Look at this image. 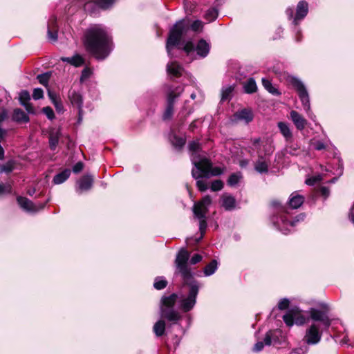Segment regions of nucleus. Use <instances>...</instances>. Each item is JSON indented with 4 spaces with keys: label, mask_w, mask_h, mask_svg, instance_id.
Listing matches in <instances>:
<instances>
[{
    "label": "nucleus",
    "mask_w": 354,
    "mask_h": 354,
    "mask_svg": "<svg viewBox=\"0 0 354 354\" xmlns=\"http://www.w3.org/2000/svg\"><path fill=\"white\" fill-rule=\"evenodd\" d=\"M189 252L185 248H181L176 257L175 266L177 272L180 274L184 287L187 286V295H180L178 300L179 308L185 313L192 310L196 305L199 291V284L194 279L193 274L188 266Z\"/></svg>",
    "instance_id": "1"
},
{
    "label": "nucleus",
    "mask_w": 354,
    "mask_h": 354,
    "mask_svg": "<svg viewBox=\"0 0 354 354\" xmlns=\"http://www.w3.org/2000/svg\"><path fill=\"white\" fill-rule=\"evenodd\" d=\"M190 158L194 168L192 176L196 180V186L201 192L208 189V185L203 178L221 175L223 170L219 167H212V162L201 151V145L198 141H192L188 145Z\"/></svg>",
    "instance_id": "2"
},
{
    "label": "nucleus",
    "mask_w": 354,
    "mask_h": 354,
    "mask_svg": "<svg viewBox=\"0 0 354 354\" xmlns=\"http://www.w3.org/2000/svg\"><path fill=\"white\" fill-rule=\"evenodd\" d=\"M84 45L86 50L97 59H104L113 49L112 37L104 26L95 24L86 30Z\"/></svg>",
    "instance_id": "3"
},
{
    "label": "nucleus",
    "mask_w": 354,
    "mask_h": 354,
    "mask_svg": "<svg viewBox=\"0 0 354 354\" xmlns=\"http://www.w3.org/2000/svg\"><path fill=\"white\" fill-rule=\"evenodd\" d=\"M189 26L194 31L196 32L202 30L203 24L200 20H196L190 25L189 20L184 19L177 21L170 29L166 44L169 56H171L172 48L179 44L183 35L187 31Z\"/></svg>",
    "instance_id": "4"
},
{
    "label": "nucleus",
    "mask_w": 354,
    "mask_h": 354,
    "mask_svg": "<svg viewBox=\"0 0 354 354\" xmlns=\"http://www.w3.org/2000/svg\"><path fill=\"white\" fill-rule=\"evenodd\" d=\"M252 149L257 151L258 159L254 162V169L259 174L268 172L270 166V156L274 151L272 142L266 140L261 141L260 138L252 140Z\"/></svg>",
    "instance_id": "5"
},
{
    "label": "nucleus",
    "mask_w": 354,
    "mask_h": 354,
    "mask_svg": "<svg viewBox=\"0 0 354 354\" xmlns=\"http://www.w3.org/2000/svg\"><path fill=\"white\" fill-rule=\"evenodd\" d=\"M272 206L277 209V212L271 217V222L279 231L284 234L291 232L297 223L304 220L305 214H300L295 216L293 220L288 221L284 207L275 201L272 202Z\"/></svg>",
    "instance_id": "6"
},
{
    "label": "nucleus",
    "mask_w": 354,
    "mask_h": 354,
    "mask_svg": "<svg viewBox=\"0 0 354 354\" xmlns=\"http://www.w3.org/2000/svg\"><path fill=\"white\" fill-rule=\"evenodd\" d=\"M178 299V296L176 293L164 296L161 299V316L173 324H176L182 318L180 313L174 310V306Z\"/></svg>",
    "instance_id": "7"
},
{
    "label": "nucleus",
    "mask_w": 354,
    "mask_h": 354,
    "mask_svg": "<svg viewBox=\"0 0 354 354\" xmlns=\"http://www.w3.org/2000/svg\"><path fill=\"white\" fill-rule=\"evenodd\" d=\"M166 88L167 106L162 115L164 120H167L171 118L174 113V104L184 91L183 87L180 86L176 87L166 86Z\"/></svg>",
    "instance_id": "8"
},
{
    "label": "nucleus",
    "mask_w": 354,
    "mask_h": 354,
    "mask_svg": "<svg viewBox=\"0 0 354 354\" xmlns=\"http://www.w3.org/2000/svg\"><path fill=\"white\" fill-rule=\"evenodd\" d=\"M288 81L297 91L304 109L307 113L308 116L311 117L309 95L304 83L299 78L294 76H289Z\"/></svg>",
    "instance_id": "9"
},
{
    "label": "nucleus",
    "mask_w": 354,
    "mask_h": 354,
    "mask_svg": "<svg viewBox=\"0 0 354 354\" xmlns=\"http://www.w3.org/2000/svg\"><path fill=\"white\" fill-rule=\"evenodd\" d=\"M325 328L320 326L318 323H313L306 330L304 336V342L308 345H316L319 344L322 339L323 331Z\"/></svg>",
    "instance_id": "10"
},
{
    "label": "nucleus",
    "mask_w": 354,
    "mask_h": 354,
    "mask_svg": "<svg viewBox=\"0 0 354 354\" xmlns=\"http://www.w3.org/2000/svg\"><path fill=\"white\" fill-rule=\"evenodd\" d=\"M183 50L187 53V55L191 54L196 50L198 56L201 57H205L209 52V45L205 40L201 39L198 41L195 48L193 43L188 41L184 46Z\"/></svg>",
    "instance_id": "11"
},
{
    "label": "nucleus",
    "mask_w": 354,
    "mask_h": 354,
    "mask_svg": "<svg viewBox=\"0 0 354 354\" xmlns=\"http://www.w3.org/2000/svg\"><path fill=\"white\" fill-rule=\"evenodd\" d=\"M212 200L209 196H205L202 200L194 204L193 212L194 216L198 218H206V214L208 207L210 205Z\"/></svg>",
    "instance_id": "12"
},
{
    "label": "nucleus",
    "mask_w": 354,
    "mask_h": 354,
    "mask_svg": "<svg viewBox=\"0 0 354 354\" xmlns=\"http://www.w3.org/2000/svg\"><path fill=\"white\" fill-rule=\"evenodd\" d=\"M68 97L71 104L78 109V122L80 123L83 118L82 96L79 92L71 89L68 91Z\"/></svg>",
    "instance_id": "13"
},
{
    "label": "nucleus",
    "mask_w": 354,
    "mask_h": 354,
    "mask_svg": "<svg viewBox=\"0 0 354 354\" xmlns=\"http://www.w3.org/2000/svg\"><path fill=\"white\" fill-rule=\"evenodd\" d=\"M310 317L314 322H319L320 326L328 328L331 324L330 318L322 311L316 308H310L308 311Z\"/></svg>",
    "instance_id": "14"
},
{
    "label": "nucleus",
    "mask_w": 354,
    "mask_h": 354,
    "mask_svg": "<svg viewBox=\"0 0 354 354\" xmlns=\"http://www.w3.org/2000/svg\"><path fill=\"white\" fill-rule=\"evenodd\" d=\"M17 202L23 209L32 213L43 209L45 206V203L35 204L27 198L22 196H19L17 198Z\"/></svg>",
    "instance_id": "15"
},
{
    "label": "nucleus",
    "mask_w": 354,
    "mask_h": 354,
    "mask_svg": "<svg viewBox=\"0 0 354 354\" xmlns=\"http://www.w3.org/2000/svg\"><path fill=\"white\" fill-rule=\"evenodd\" d=\"M93 178L91 175L83 176L76 183L75 191L78 194L90 190L93 186Z\"/></svg>",
    "instance_id": "16"
},
{
    "label": "nucleus",
    "mask_w": 354,
    "mask_h": 354,
    "mask_svg": "<svg viewBox=\"0 0 354 354\" xmlns=\"http://www.w3.org/2000/svg\"><path fill=\"white\" fill-rule=\"evenodd\" d=\"M308 12V5L306 1H301L298 3L296 9V15L293 19V24L297 25Z\"/></svg>",
    "instance_id": "17"
},
{
    "label": "nucleus",
    "mask_w": 354,
    "mask_h": 354,
    "mask_svg": "<svg viewBox=\"0 0 354 354\" xmlns=\"http://www.w3.org/2000/svg\"><path fill=\"white\" fill-rule=\"evenodd\" d=\"M80 1L84 3V9L87 10L90 3H94L98 7L105 10L111 8L116 0H80Z\"/></svg>",
    "instance_id": "18"
},
{
    "label": "nucleus",
    "mask_w": 354,
    "mask_h": 354,
    "mask_svg": "<svg viewBox=\"0 0 354 354\" xmlns=\"http://www.w3.org/2000/svg\"><path fill=\"white\" fill-rule=\"evenodd\" d=\"M234 120L235 121H241L245 124H248L253 120L252 112L251 110L247 109L238 111L234 114Z\"/></svg>",
    "instance_id": "19"
},
{
    "label": "nucleus",
    "mask_w": 354,
    "mask_h": 354,
    "mask_svg": "<svg viewBox=\"0 0 354 354\" xmlns=\"http://www.w3.org/2000/svg\"><path fill=\"white\" fill-rule=\"evenodd\" d=\"M275 334L276 332H272L271 330L268 331L266 335L263 342H258L257 343L255 344L253 348V351L255 352H259L262 351V349L264 347V345H271L272 341L275 342Z\"/></svg>",
    "instance_id": "20"
},
{
    "label": "nucleus",
    "mask_w": 354,
    "mask_h": 354,
    "mask_svg": "<svg viewBox=\"0 0 354 354\" xmlns=\"http://www.w3.org/2000/svg\"><path fill=\"white\" fill-rule=\"evenodd\" d=\"M290 118L298 130H303L307 124V120L296 111H290Z\"/></svg>",
    "instance_id": "21"
},
{
    "label": "nucleus",
    "mask_w": 354,
    "mask_h": 354,
    "mask_svg": "<svg viewBox=\"0 0 354 354\" xmlns=\"http://www.w3.org/2000/svg\"><path fill=\"white\" fill-rule=\"evenodd\" d=\"M47 35L50 41L55 42L57 40V28L55 17H52L48 22Z\"/></svg>",
    "instance_id": "22"
},
{
    "label": "nucleus",
    "mask_w": 354,
    "mask_h": 354,
    "mask_svg": "<svg viewBox=\"0 0 354 354\" xmlns=\"http://www.w3.org/2000/svg\"><path fill=\"white\" fill-rule=\"evenodd\" d=\"M167 71L169 75L178 77L183 75V68L176 62H171L167 64Z\"/></svg>",
    "instance_id": "23"
},
{
    "label": "nucleus",
    "mask_w": 354,
    "mask_h": 354,
    "mask_svg": "<svg viewBox=\"0 0 354 354\" xmlns=\"http://www.w3.org/2000/svg\"><path fill=\"white\" fill-rule=\"evenodd\" d=\"M221 205L225 210L231 211L236 207V200L232 196L225 194L221 197Z\"/></svg>",
    "instance_id": "24"
},
{
    "label": "nucleus",
    "mask_w": 354,
    "mask_h": 354,
    "mask_svg": "<svg viewBox=\"0 0 354 354\" xmlns=\"http://www.w3.org/2000/svg\"><path fill=\"white\" fill-rule=\"evenodd\" d=\"M277 127L286 141L290 142L292 140V133L288 124L286 122H279L277 124Z\"/></svg>",
    "instance_id": "25"
},
{
    "label": "nucleus",
    "mask_w": 354,
    "mask_h": 354,
    "mask_svg": "<svg viewBox=\"0 0 354 354\" xmlns=\"http://www.w3.org/2000/svg\"><path fill=\"white\" fill-rule=\"evenodd\" d=\"M304 201V197L298 194L297 192L292 193L289 198V205L292 209L299 208Z\"/></svg>",
    "instance_id": "26"
},
{
    "label": "nucleus",
    "mask_w": 354,
    "mask_h": 354,
    "mask_svg": "<svg viewBox=\"0 0 354 354\" xmlns=\"http://www.w3.org/2000/svg\"><path fill=\"white\" fill-rule=\"evenodd\" d=\"M60 59L62 61H63L64 62H67V63L70 64L71 65L74 66L75 67H79L84 64L83 57L78 54H76L71 57H61Z\"/></svg>",
    "instance_id": "27"
},
{
    "label": "nucleus",
    "mask_w": 354,
    "mask_h": 354,
    "mask_svg": "<svg viewBox=\"0 0 354 354\" xmlns=\"http://www.w3.org/2000/svg\"><path fill=\"white\" fill-rule=\"evenodd\" d=\"M71 175L70 169H65L63 171L55 175L53 179V183L55 185H59L65 182Z\"/></svg>",
    "instance_id": "28"
},
{
    "label": "nucleus",
    "mask_w": 354,
    "mask_h": 354,
    "mask_svg": "<svg viewBox=\"0 0 354 354\" xmlns=\"http://www.w3.org/2000/svg\"><path fill=\"white\" fill-rule=\"evenodd\" d=\"M12 118L15 121L17 122H27L29 121L28 116L24 111L19 109H16L14 110Z\"/></svg>",
    "instance_id": "29"
},
{
    "label": "nucleus",
    "mask_w": 354,
    "mask_h": 354,
    "mask_svg": "<svg viewBox=\"0 0 354 354\" xmlns=\"http://www.w3.org/2000/svg\"><path fill=\"white\" fill-rule=\"evenodd\" d=\"M218 268V262L216 260H212L204 268V274L205 277L212 275Z\"/></svg>",
    "instance_id": "30"
},
{
    "label": "nucleus",
    "mask_w": 354,
    "mask_h": 354,
    "mask_svg": "<svg viewBox=\"0 0 354 354\" xmlns=\"http://www.w3.org/2000/svg\"><path fill=\"white\" fill-rule=\"evenodd\" d=\"M170 141L172 145L176 149H180L185 144V138L183 137H179L175 134H172L170 136Z\"/></svg>",
    "instance_id": "31"
},
{
    "label": "nucleus",
    "mask_w": 354,
    "mask_h": 354,
    "mask_svg": "<svg viewBox=\"0 0 354 354\" xmlns=\"http://www.w3.org/2000/svg\"><path fill=\"white\" fill-rule=\"evenodd\" d=\"M262 84L264 86V88L270 93L274 95H280V92L278 91L277 88H276L271 82L266 79V78H262Z\"/></svg>",
    "instance_id": "32"
},
{
    "label": "nucleus",
    "mask_w": 354,
    "mask_h": 354,
    "mask_svg": "<svg viewBox=\"0 0 354 354\" xmlns=\"http://www.w3.org/2000/svg\"><path fill=\"white\" fill-rule=\"evenodd\" d=\"M153 330L156 336H162L165 330V322L163 320L158 321L154 324Z\"/></svg>",
    "instance_id": "33"
},
{
    "label": "nucleus",
    "mask_w": 354,
    "mask_h": 354,
    "mask_svg": "<svg viewBox=\"0 0 354 354\" xmlns=\"http://www.w3.org/2000/svg\"><path fill=\"white\" fill-rule=\"evenodd\" d=\"M243 87L245 92L247 93H254L257 89V84L253 78L248 79L244 84Z\"/></svg>",
    "instance_id": "34"
},
{
    "label": "nucleus",
    "mask_w": 354,
    "mask_h": 354,
    "mask_svg": "<svg viewBox=\"0 0 354 354\" xmlns=\"http://www.w3.org/2000/svg\"><path fill=\"white\" fill-rule=\"evenodd\" d=\"M295 315L294 310H290L283 315V319L287 326H292L294 324Z\"/></svg>",
    "instance_id": "35"
},
{
    "label": "nucleus",
    "mask_w": 354,
    "mask_h": 354,
    "mask_svg": "<svg viewBox=\"0 0 354 354\" xmlns=\"http://www.w3.org/2000/svg\"><path fill=\"white\" fill-rule=\"evenodd\" d=\"M167 285V280L163 277H158L155 279L153 287L156 290H162Z\"/></svg>",
    "instance_id": "36"
},
{
    "label": "nucleus",
    "mask_w": 354,
    "mask_h": 354,
    "mask_svg": "<svg viewBox=\"0 0 354 354\" xmlns=\"http://www.w3.org/2000/svg\"><path fill=\"white\" fill-rule=\"evenodd\" d=\"M310 145L315 149L318 150V151L325 149L327 147V145L324 142H323L322 140H316L315 138L310 140Z\"/></svg>",
    "instance_id": "37"
},
{
    "label": "nucleus",
    "mask_w": 354,
    "mask_h": 354,
    "mask_svg": "<svg viewBox=\"0 0 354 354\" xmlns=\"http://www.w3.org/2000/svg\"><path fill=\"white\" fill-rule=\"evenodd\" d=\"M218 17V11L215 8L209 9L205 15V19L208 21L215 20Z\"/></svg>",
    "instance_id": "38"
},
{
    "label": "nucleus",
    "mask_w": 354,
    "mask_h": 354,
    "mask_svg": "<svg viewBox=\"0 0 354 354\" xmlns=\"http://www.w3.org/2000/svg\"><path fill=\"white\" fill-rule=\"evenodd\" d=\"M234 90V87L232 86H227L223 87L221 93V100L225 101L227 100L231 95L232 91Z\"/></svg>",
    "instance_id": "39"
},
{
    "label": "nucleus",
    "mask_w": 354,
    "mask_h": 354,
    "mask_svg": "<svg viewBox=\"0 0 354 354\" xmlns=\"http://www.w3.org/2000/svg\"><path fill=\"white\" fill-rule=\"evenodd\" d=\"M241 178V175L239 173L232 174L230 176L227 183L230 186L236 185Z\"/></svg>",
    "instance_id": "40"
},
{
    "label": "nucleus",
    "mask_w": 354,
    "mask_h": 354,
    "mask_svg": "<svg viewBox=\"0 0 354 354\" xmlns=\"http://www.w3.org/2000/svg\"><path fill=\"white\" fill-rule=\"evenodd\" d=\"M198 219L199 220V230L201 233V237L197 240V241H199L203 238L207 225L206 218H198Z\"/></svg>",
    "instance_id": "41"
},
{
    "label": "nucleus",
    "mask_w": 354,
    "mask_h": 354,
    "mask_svg": "<svg viewBox=\"0 0 354 354\" xmlns=\"http://www.w3.org/2000/svg\"><path fill=\"white\" fill-rule=\"evenodd\" d=\"M19 99L21 104L29 102L30 100L29 92L26 90L21 91L19 93Z\"/></svg>",
    "instance_id": "42"
},
{
    "label": "nucleus",
    "mask_w": 354,
    "mask_h": 354,
    "mask_svg": "<svg viewBox=\"0 0 354 354\" xmlns=\"http://www.w3.org/2000/svg\"><path fill=\"white\" fill-rule=\"evenodd\" d=\"M49 78H50V75L47 73H44V74H40L37 76V80H38L39 82L44 86H46L48 84Z\"/></svg>",
    "instance_id": "43"
},
{
    "label": "nucleus",
    "mask_w": 354,
    "mask_h": 354,
    "mask_svg": "<svg viewBox=\"0 0 354 354\" xmlns=\"http://www.w3.org/2000/svg\"><path fill=\"white\" fill-rule=\"evenodd\" d=\"M223 187V183L221 180H215L211 184V189L213 192L219 191Z\"/></svg>",
    "instance_id": "44"
},
{
    "label": "nucleus",
    "mask_w": 354,
    "mask_h": 354,
    "mask_svg": "<svg viewBox=\"0 0 354 354\" xmlns=\"http://www.w3.org/2000/svg\"><path fill=\"white\" fill-rule=\"evenodd\" d=\"M322 180V176L321 175H317L315 176H313L311 178L306 179V183L308 185L312 186V185H315L317 183L321 181Z\"/></svg>",
    "instance_id": "45"
},
{
    "label": "nucleus",
    "mask_w": 354,
    "mask_h": 354,
    "mask_svg": "<svg viewBox=\"0 0 354 354\" xmlns=\"http://www.w3.org/2000/svg\"><path fill=\"white\" fill-rule=\"evenodd\" d=\"M42 111L43 113L46 115V117L49 120H52L53 119H54L55 114L52 108H50V106H46L43 108Z\"/></svg>",
    "instance_id": "46"
},
{
    "label": "nucleus",
    "mask_w": 354,
    "mask_h": 354,
    "mask_svg": "<svg viewBox=\"0 0 354 354\" xmlns=\"http://www.w3.org/2000/svg\"><path fill=\"white\" fill-rule=\"evenodd\" d=\"M44 96V91L40 88H35L32 93V97L34 100H37L41 99Z\"/></svg>",
    "instance_id": "47"
},
{
    "label": "nucleus",
    "mask_w": 354,
    "mask_h": 354,
    "mask_svg": "<svg viewBox=\"0 0 354 354\" xmlns=\"http://www.w3.org/2000/svg\"><path fill=\"white\" fill-rule=\"evenodd\" d=\"M11 192V185L9 183H0V195Z\"/></svg>",
    "instance_id": "48"
},
{
    "label": "nucleus",
    "mask_w": 354,
    "mask_h": 354,
    "mask_svg": "<svg viewBox=\"0 0 354 354\" xmlns=\"http://www.w3.org/2000/svg\"><path fill=\"white\" fill-rule=\"evenodd\" d=\"M58 137L50 136L49 138V145L51 149H55L58 144Z\"/></svg>",
    "instance_id": "49"
},
{
    "label": "nucleus",
    "mask_w": 354,
    "mask_h": 354,
    "mask_svg": "<svg viewBox=\"0 0 354 354\" xmlns=\"http://www.w3.org/2000/svg\"><path fill=\"white\" fill-rule=\"evenodd\" d=\"M91 75V71L88 68H84L81 75L80 81L83 82L87 78H88Z\"/></svg>",
    "instance_id": "50"
},
{
    "label": "nucleus",
    "mask_w": 354,
    "mask_h": 354,
    "mask_svg": "<svg viewBox=\"0 0 354 354\" xmlns=\"http://www.w3.org/2000/svg\"><path fill=\"white\" fill-rule=\"evenodd\" d=\"M295 315H296L295 317L294 323H295L297 325H301L305 322V318L303 316L300 315L299 313L295 311Z\"/></svg>",
    "instance_id": "51"
},
{
    "label": "nucleus",
    "mask_w": 354,
    "mask_h": 354,
    "mask_svg": "<svg viewBox=\"0 0 354 354\" xmlns=\"http://www.w3.org/2000/svg\"><path fill=\"white\" fill-rule=\"evenodd\" d=\"M289 304L290 302L288 299H283L281 301H279L278 304V308L280 310H285L288 308Z\"/></svg>",
    "instance_id": "52"
},
{
    "label": "nucleus",
    "mask_w": 354,
    "mask_h": 354,
    "mask_svg": "<svg viewBox=\"0 0 354 354\" xmlns=\"http://www.w3.org/2000/svg\"><path fill=\"white\" fill-rule=\"evenodd\" d=\"M203 257L201 254H195L193 255V257L190 259L189 263L192 265H195L198 263H199L202 260Z\"/></svg>",
    "instance_id": "53"
},
{
    "label": "nucleus",
    "mask_w": 354,
    "mask_h": 354,
    "mask_svg": "<svg viewBox=\"0 0 354 354\" xmlns=\"http://www.w3.org/2000/svg\"><path fill=\"white\" fill-rule=\"evenodd\" d=\"M84 167V164L82 162H77L73 167V171L75 174L80 172Z\"/></svg>",
    "instance_id": "54"
},
{
    "label": "nucleus",
    "mask_w": 354,
    "mask_h": 354,
    "mask_svg": "<svg viewBox=\"0 0 354 354\" xmlns=\"http://www.w3.org/2000/svg\"><path fill=\"white\" fill-rule=\"evenodd\" d=\"M53 104H54L57 112L61 113L63 111L64 107L59 100L55 101Z\"/></svg>",
    "instance_id": "55"
},
{
    "label": "nucleus",
    "mask_w": 354,
    "mask_h": 354,
    "mask_svg": "<svg viewBox=\"0 0 354 354\" xmlns=\"http://www.w3.org/2000/svg\"><path fill=\"white\" fill-rule=\"evenodd\" d=\"M22 105L25 107L28 113H33L35 112L33 106L29 102L25 104L24 103Z\"/></svg>",
    "instance_id": "56"
},
{
    "label": "nucleus",
    "mask_w": 354,
    "mask_h": 354,
    "mask_svg": "<svg viewBox=\"0 0 354 354\" xmlns=\"http://www.w3.org/2000/svg\"><path fill=\"white\" fill-rule=\"evenodd\" d=\"M321 194L325 196V198L328 197L329 196V194H330V191L328 189V188L326 187H322L321 188Z\"/></svg>",
    "instance_id": "57"
},
{
    "label": "nucleus",
    "mask_w": 354,
    "mask_h": 354,
    "mask_svg": "<svg viewBox=\"0 0 354 354\" xmlns=\"http://www.w3.org/2000/svg\"><path fill=\"white\" fill-rule=\"evenodd\" d=\"M286 13L287 16L288 17L289 19H291L293 18L294 10L292 8H287L286 10Z\"/></svg>",
    "instance_id": "58"
},
{
    "label": "nucleus",
    "mask_w": 354,
    "mask_h": 354,
    "mask_svg": "<svg viewBox=\"0 0 354 354\" xmlns=\"http://www.w3.org/2000/svg\"><path fill=\"white\" fill-rule=\"evenodd\" d=\"M48 97L51 100L52 102L53 103L55 101H57V97H56V95L53 93L52 91H48Z\"/></svg>",
    "instance_id": "59"
},
{
    "label": "nucleus",
    "mask_w": 354,
    "mask_h": 354,
    "mask_svg": "<svg viewBox=\"0 0 354 354\" xmlns=\"http://www.w3.org/2000/svg\"><path fill=\"white\" fill-rule=\"evenodd\" d=\"M7 118V112L6 110L3 109L0 111V122H2L6 120Z\"/></svg>",
    "instance_id": "60"
},
{
    "label": "nucleus",
    "mask_w": 354,
    "mask_h": 354,
    "mask_svg": "<svg viewBox=\"0 0 354 354\" xmlns=\"http://www.w3.org/2000/svg\"><path fill=\"white\" fill-rule=\"evenodd\" d=\"M35 192V189H29L28 191V194L30 195V196H32L34 194V193Z\"/></svg>",
    "instance_id": "61"
},
{
    "label": "nucleus",
    "mask_w": 354,
    "mask_h": 354,
    "mask_svg": "<svg viewBox=\"0 0 354 354\" xmlns=\"http://www.w3.org/2000/svg\"><path fill=\"white\" fill-rule=\"evenodd\" d=\"M195 97H196V94L192 93V94L191 95V98H192V99H193V100H194V99H195Z\"/></svg>",
    "instance_id": "62"
},
{
    "label": "nucleus",
    "mask_w": 354,
    "mask_h": 354,
    "mask_svg": "<svg viewBox=\"0 0 354 354\" xmlns=\"http://www.w3.org/2000/svg\"><path fill=\"white\" fill-rule=\"evenodd\" d=\"M246 163H247L246 162L243 161V162H241V165L243 167V166L245 165Z\"/></svg>",
    "instance_id": "63"
},
{
    "label": "nucleus",
    "mask_w": 354,
    "mask_h": 354,
    "mask_svg": "<svg viewBox=\"0 0 354 354\" xmlns=\"http://www.w3.org/2000/svg\"><path fill=\"white\" fill-rule=\"evenodd\" d=\"M347 342V340L346 339H342V343L346 344Z\"/></svg>",
    "instance_id": "64"
}]
</instances>
